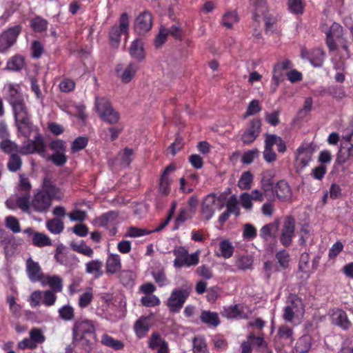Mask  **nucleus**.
<instances>
[{"instance_id":"obj_1","label":"nucleus","mask_w":353,"mask_h":353,"mask_svg":"<svg viewBox=\"0 0 353 353\" xmlns=\"http://www.w3.org/2000/svg\"><path fill=\"white\" fill-rule=\"evenodd\" d=\"M59 188L56 187L50 179L45 178L42 190L35 194L31 201V207L35 212H46L54 199L60 197Z\"/></svg>"},{"instance_id":"obj_2","label":"nucleus","mask_w":353,"mask_h":353,"mask_svg":"<svg viewBox=\"0 0 353 353\" xmlns=\"http://www.w3.org/2000/svg\"><path fill=\"white\" fill-rule=\"evenodd\" d=\"M18 132L29 138L32 132V123L25 102L12 107Z\"/></svg>"},{"instance_id":"obj_3","label":"nucleus","mask_w":353,"mask_h":353,"mask_svg":"<svg viewBox=\"0 0 353 353\" xmlns=\"http://www.w3.org/2000/svg\"><path fill=\"white\" fill-rule=\"evenodd\" d=\"M305 313L302 299L296 294L290 293L287 298L286 306L283 309V319L290 323L299 319Z\"/></svg>"},{"instance_id":"obj_4","label":"nucleus","mask_w":353,"mask_h":353,"mask_svg":"<svg viewBox=\"0 0 353 353\" xmlns=\"http://www.w3.org/2000/svg\"><path fill=\"white\" fill-rule=\"evenodd\" d=\"M95 108L101 119L110 123H117L119 119V113L114 110L110 101L105 97H95Z\"/></svg>"},{"instance_id":"obj_5","label":"nucleus","mask_w":353,"mask_h":353,"mask_svg":"<svg viewBox=\"0 0 353 353\" xmlns=\"http://www.w3.org/2000/svg\"><path fill=\"white\" fill-rule=\"evenodd\" d=\"M191 291V286L185 289L176 288L173 290L166 302V305L168 307L170 312L172 313L179 312L189 297Z\"/></svg>"},{"instance_id":"obj_6","label":"nucleus","mask_w":353,"mask_h":353,"mask_svg":"<svg viewBox=\"0 0 353 353\" xmlns=\"http://www.w3.org/2000/svg\"><path fill=\"white\" fill-rule=\"evenodd\" d=\"M225 198L226 196L223 194H221L219 197H216V194L214 193L210 194L205 197L201 204V212L206 221L210 220L214 214V207L216 203V201L219 200L221 201L219 205V209L221 210L224 206L223 201L225 199Z\"/></svg>"},{"instance_id":"obj_7","label":"nucleus","mask_w":353,"mask_h":353,"mask_svg":"<svg viewBox=\"0 0 353 353\" xmlns=\"http://www.w3.org/2000/svg\"><path fill=\"white\" fill-rule=\"evenodd\" d=\"M295 223L296 220L292 215L287 216L284 219L279 240L285 248L289 247L292 243L295 234Z\"/></svg>"},{"instance_id":"obj_8","label":"nucleus","mask_w":353,"mask_h":353,"mask_svg":"<svg viewBox=\"0 0 353 353\" xmlns=\"http://www.w3.org/2000/svg\"><path fill=\"white\" fill-rule=\"evenodd\" d=\"M73 338L96 339L94 323L90 320L77 321L73 327Z\"/></svg>"},{"instance_id":"obj_9","label":"nucleus","mask_w":353,"mask_h":353,"mask_svg":"<svg viewBox=\"0 0 353 353\" xmlns=\"http://www.w3.org/2000/svg\"><path fill=\"white\" fill-rule=\"evenodd\" d=\"M22 27L16 25L4 31L0 36V52L7 51L16 42L21 32Z\"/></svg>"},{"instance_id":"obj_10","label":"nucleus","mask_w":353,"mask_h":353,"mask_svg":"<svg viewBox=\"0 0 353 353\" xmlns=\"http://www.w3.org/2000/svg\"><path fill=\"white\" fill-rule=\"evenodd\" d=\"M46 145L43 137L38 134L34 140L28 139L24 142L21 147H19V154L27 155L33 153L41 154L45 152Z\"/></svg>"},{"instance_id":"obj_11","label":"nucleus","mask_w":353,"mask_h":353,"mask_svg":"<svg viewBox=\"0 0 353 353\" xmlns=\"http://www.w3.org/2000/svg\"><path fill=\"white\" fill-rule=\"evenodd\" d=\"M152 26V16L148 11H143L136 18L134 23L135 32L139 34H144L150 30Z\"/></svg>"},{"instance_id":"obj_12","label":"nucleus","mask_w":353,"mask_h":353,"mask_svg":"<svg viewBox=\"0 0 353 353\" xmlns=\"http://www.w3.org/2000/svg\"><path fill=\"white\" fill-rule=\"evenodd\" d=\"M261 121L254 119L250 121V127L241 136V140L244 144L248 145L253 143L261 132Z\"/></svg>"},{"instance_id":"obj_13","label":"nucleus","mask_w":353,"mask_h":353,"mask_svg":"<svg viewBox=\"0 0 353 353\" xmlns=\"http://www.w3.org/2000/svg\"><path fill=\"white\" fill-rule=\"evenodd\" d=\"M176 170V165L171 163L165 168L160 177L158 191L163 196H168L170 192V185L172 180L169 177V174Z\"/></svg>"},{"instance_id":"obj_14","label":"nucleus","mask_w":353,"mask_h":353,"mask_svg":"<svg viewBox=\"0 0 353 353\" xmlns=\"http://www.w3.org/2000/svg\"><path fill=\"white\" fill-rule=\"evenodd\" d=\"M280 226V219H275L273 222L264 225L260 230L259 235L265 241L272 239L276 241V234Z\"/></svg>"},{"instance_id":"obj_15","label":"nucleus","mask_w":353,"mask_h":353,"mask_svg":"<svg viewBox=\"0 0 353 353\" xmlns=\"http://www.w3.org/2000/svg\"><path fill=\"white\" fill-rule=\"evenodd\" d=\"M26 272L30 281L41 282L43 279L44 274L38 262H35L32 258L27 259L26 263Z\"/></svg>"},{"instance_id":"obj_16","label":"nucleus","mask_w":353,"mask_h":353,"mask_svg":"<svg viewBox=\"0 0 353 353\" xmlns=\"http://www.w3.org/2000/svg\"><path fill=\"white\" fill-rule=\"evenodd\" d=\"M6 99L11 107L24 102L23 95L19 91V86L18 85L12 83L8 85Z\"/></svg>"},{"instance_id":"obj_17","label":"nucleus","mask_w":353,"mask_h":353,"mask_svg":"<svg viewBox=\"0 0 353 353\" xmlns=\"http://www.w3.org/2000/svg\"><path fill=\"white\" fill-rule=\"evenodd\" d=\"M277 198L282 201H291L292 191L289 184L284 180L278 181L274 187Z\"/></svg>"},{"instance_id":"obj_18","label":"nucleus","mask_w":353,"mask_h":353,"mask_svg":"<svg viewBox=\"0 0 353 353\" xmlns=\"http://www.w3.org/2000/svg\"><path fill=\"white\" fill-rule=\"evenodd\" d=\"M332 323L347 330L352 326V323L348 319L347 313L341 309L334 310L332 314Z\"/></svg>"},{"instance_id":"obj_19","label":"nucleus","mask_w":353,"mask_h":353,"mask_svg":"<svg viewBox=\"0 0 353 353\" xmlns=\"http://www.w3.org/2000/svg\"><path fill=\"white\" fill-rule=\"evenodd\" d=\"M95 342L94 338H73L74 351L76 353H89Z\"/></svg>"},{"instance_id":"obj_20","label":"nucleus","mask_w":353,"mask_h":353,"mask_svg":"<svg viewBox=\"0 0 353 353\" xmlns=\"http://www.w3.org/2000/svg\"><path fill=\"white\" fill-rule=\"evenodd\" d=\"M314 152V148L311 145H301L297 150L296 159L300 161L302 167L307 165Z\"/></svg>"},{"instance_id":"obj_21","label":"nucleus","mask_w":353,"mask_h":353,"mask_svg":"<svg viewBox=\"0 0 353 353\" xmlns=\"http://www.w3.org/2000/svg\"><path fill=\"white\" fill-rule=\"evenodd\" d=\"M274 177V174L270 170H267L262 174L261 189L265 194L273 193L275 187Z\"/></svg>"},{"instance_id":"obj_22","label":"nucleus","mask_w":353,"mask_h":353,"mask_svg":"<svg viewBox=\"0 0 353 353\" xmlns=\"http://www.w3.org/2000/svg\"><path fill=\"white\" fill-rule=\"evenodd\" d=\"M121 268L120 256L118 254H111L107 259L105 270L107 273L115 274Z\"/></svg>"},{"instance_id":"obj_23","label":"nucleus","mask_w":353,"mask_h":353,"mask_svg":"<svg viewBox=\"0 0 353 353\" xmlns=\"http://www.w3.org/2000/svg\"><path fill=\"white\" fill-rule=\"evenodd\" d=\"M221 315L228 319L244 318L243 306L240 304H235L228 307H224Z\"/></svg>"},{"instance_id":"obj_24","label":"nucleus","mask_w":353,"mask_h":353,"mask_svg":"<svg viewBox=\"0 0 353 353\" xmlns=\"http://www.w3.org/2000/svg\"><path fill=\"white\" fill-rule=\"evenodd\" d=\"M41 283L43 286L49 285L55 292H60L62 290V279L57 275H44L43 279L41 281Z\"/></svg>"},{"instance_id":"obj_25","label":"nucleus","mask_w":353,"mask_h":353,"mask_svg":"<svg viewBox=\"0 0 353 353\" xmlns=\"http://www.w3.org/2000/svg\"><path fill=\"white\" fill-rule=\"evenodd\" d=\"M353 157V143H350L347 148L341 144L336 155V162L339 165H343Z\"/></svg>"},{"instance_id":"obj_26","label":"nucleus","mask_w":353,"mask_h":353,"mask_svg":"<svg viewBox=\"0 0 353 353\" xmlns=\"http://www.w3.org/2000/svg\"><path fill=\"white\" fill-rule=\"evenodd\" d=\"M130 55L139 61L145 59V53L143 46V43L140 39H136L132 43L130 48Z\"/></svg>"},{"instance_id":"obj_27","label":"nucleus","mask_w":353,"mask_h":353,"mask_svg":"<svg viewBox=\"0 0 353 353\" xmlns=\"http://www.w3.org/2000/svg\"><path fill=\"white\" fill-rule=\"evenodd\" d=\"M148 320V317L141 316L136 321L134 327L139 338L144 337L149 331L150 326Z\"/></svg>"},{"instance_id":"obj_28","label":"nucleus","mask_w":353,"mask_h":353,"mask_svg":"<svg viewBox=\"0 0 353 353\" xmlns=\"http://www.w3.org/2000/svg\"><path fill=\"white\" fill-rule=\"evenodd\" d=\"M312 339L309 335H303L300 337L294 347L297 353H307L311 347Z\"/></svg>"},{"instance_id":"obj_29","label":"nucleus","mask_w":353,"mask_h":353,"mask_svg":"<svg viewBox=\"0 0 353 353\" xmlns=\"http://www.w3.org/2000/svg\"><path fill=\"white\" fill-rule=\"evenodd\" d=\"M48 22L41 16H36L30 21V26L35 32H43L47 30Z\"/></svg>"},{"instance_id":"obj_30","label":"nucleus","mask_w":353,"mask_h":353,"mask_svg":"<svg viewBox=\"0 0 353 353\" xmlns=\"http://www.w3.org/2000/svg\"><path fill=\"white\" fill-rule=\"evenodd\" d=\"M325 52L321 48H315L311 51L310 62L314 67H321L325 58Z\"/></svg>"},{"instance_id":"obj_31","label":"nucleus","mask_w":353,"mask_h":353,"mask_svg":"<svg viewBox=\"0 0 353 353\" xmlns=\"http://www.w3.org/2000/svg\"><path fill=\"white\" fill-rule=\"evenodd\" d=\"M200 319L203 323L214 327H216L220 323L217 313L210 311H203L201 314Z\"/></svg>"},{"instance_id":"obj_32","label":"nucleus","mask_w":353,"mask_h":353,"mask_svg":"<svg viewBox=\"0 0 353 353\" xmlns=\"http://www.w3.org/2000/svg\"><path fill=\"white\" fill-rule=\"evenodd\" d=\"M118 213L114 211H111L108 213L103 214L100 216L95 218L94 222L100 227H105L110 223L113 222L117 219Z\"/></svg>"},{"instance_id":"obj_33","label":"nucleus","mask_w":353,"mask_h":353,"mask_svg":"<svg viewBox=\"0 0 353 353\" xmlns=\"http://www.w3.org/2000/svg\"><path fill=\"white\" fill-rule=\"evenodd\" d=\"M188 250L183 247H177L173 250L176 258L174 261L175 268H181L184 266L185 260L188 256Z\"/></svg>"},{"instance_id":"obj_34","label":"nucleus","mask_w":353,"mask_h":353,"mask_svg":"<svg viewBox=\"0 0 353 353\" xmlns=\"http://www.w3.org/2000/svg\"><path fill=\"white\" fill-rule=\"evenodd\" d=\"M101 343L103 345L111 347L114 350H121L124 347V344L121 341L114 339L113 337L106 334L102 336Z\"/></svg>"},{"instance_id":"obj_35","label":"nucleus","mask_w":353,"mask_h":353,"mask_svg":"<svg viewBox=\"0 0 353 353\" xmlns=\"http://www.w3.org/2000/svg\"><path fill=\"white\" fill-rule=\"evenodd\" d=\"M327 93L336 100H341L346 97V94L343 86L334 85L329 87L327 90L321 92V94Z\"/></svg>"},{"instance_id":"obj_36","label":"nucleus","mask_w":353,"mask_h":353,"mask_svg":"<svg viewBox=\"0 0 353 353\" xmlns=\"http://www.w3.org/2000/svg\"><path fill=\"white\" fill-rule=\"evenodd\" d=\"M32 244L36 247L41 248L50 245L52 242L46 234L36 232L32 236Z\"/></svg>"},{"instance_id":"obj_37","label":"nucleus","mask_w":353,"mask_h":353,"mask_svg":"<svg viewBox=\"0 0 353 353\" xmlns=\"http://www.w3.org/2000/svg\"><path fill=\"white\" fill-rule=\"evenodd\" d=\"M256 336L254 332H251L248 336V341H250L251 346L253 345L257 348L266 347L267 343L264 340L263 334L257 332Z\"/></svg>"},{"instance_id":"obj_38","label":"nucleus","mask_w":353,"mask_h":353,"mask_svg":"<svg viewBox=\"0 0 353 353\" xmlns=\"http://www.w3.org/2000/svg\"><path fill=\"white\" fill-rule=\"evenodd\" d=\"M254 4L255 11L253 18L256 21H259V18L261 15H265L268 12V8L265 0H254Z\"/></svg>"},{"instance_id":"obj_39","label":"nucleus","mask_w":353,"mask_h":353,"mask_svg":"<svg viewBox=\"0 0 353 353\" xmlns=\"http://www.w3.org/2000/svg\"><path fill=\"white\" fill-rule=\"evenodd\" d=\"M265 137L269 140V142L271 143L272 146L274 145H277V150L279 152L284 153L286 151V144L281 137L267 133L265 134Z\"/></svg>"},{"instance_id":"obj_40","label":"nucleus","mask_w":353,"mask_h":353,"mask_svg":"<svg viewBox=\"0 0 353 353\" xmlns=\"http://www.w3.org/2000/svg\"><path fill=\"white\" fill-rule=\"evenodd\" d=\"M122 34H124V32L117 28V25L111 27L109 31V40L112 47L117 48L119 46Z\"/></svg>"},{"instance_id":"obj_41","label":"nucleus","mask_w":353,"mask_h":353,"mask_svg":"<svg viewBox=\"0 0 353 353\" xmlns=\"http://www.w3.org/2000/svg\"><path fill=\"white\" fill-rule=\"evenodd\" d=\"M22 166V160L17 153L11 154L7 163L8 169L12 172H15L21 169Z\"/></svg>"},{"instance_id":"obj_42","label":"nucleus","mask_w":353,"mask_h":353,"mask_svg":"<svg viewBox=\"0 0 353 353\" xmlns=\"http://www.w3.org/2000/svg\"><path fill=\"white\" fill-rule=\"evenodd\" d=\"M134 154V151L132 149L125 148L123 149L122 152H120L118 154V156L120 157V165L123 168H128L130 166L132 161V157Z\"/></svg>"},{"instance_id":"obj_43","label":"nucleus","mask_w":353,"mask_h":353,"mask_svg":"<svg viewBox=\"0 0 353 353\" xmlns=\"http://www.w3.org/2000/svg\"><path fill=\"white\" fill-rule=\"evenodd\" d=\"M93 299V290L92 288L88 287L85 289V291L82 293L79 299V306L81 308L88 307Z\"/></svg>"},{"instance_id":"obj_44","label":"nucleus","mask_w":353,"mask_h":353,"mask_svg":"<svg viewBox=\"0 0 353 353\" xmlns=\"http://www.w3.org/2000/svg\"><path fill=\"white\" fill-rule=\"evenodd\" d=\"M102 263L99 260H93L86 263V272L90 274H94L98 278L103 274L101 271Z\"/></svg>"},{"instance_id":"obj_45","label":"nucleus","mask_w":353,"mask_h":353,"mask_svg":"<svg viewBox=\"0 0 353 353\" xmlns=\"http://www.w3.org/2000/svg\"><path fill=\"white\" fill-rule=\"evenodd\" d=\"M0 147L2 150L7 154H13L12 152H18L19 153V145L14 141L5 139L2 140L0 143Z\"/></svg>"},{"instance_id":"obj_46","label":"nucleus","mask_w":353,"mask_h":353,"mask_svg":"<svg viewBox=\"0 0 353 353\" xmlns=\"http://www.w3.org/2000/svg\"><path fill=\"white\" fill-rule=\"evenodd\" d=\"M24 65L23 58L21 56H14L8 63L6 68L9 70L19 71L22 69Z\"/></svg>"},{"instance_id":"obj_47","label":"nucleus","mask_w":353,"mask_h":353,"mask_svg":"<svg viewBox=\"0 0 353 353\" xmlns=\"http://www.w3.org/2000/svg\"><path fill=\"white\" fill-rule=\"evenodd\" d=\"M219 248L221 253V256L225 259L230 258L234 252V247L231 242L225 239L220 242Z\"/></svg>"},{"instance_id":"obj_48","label":"nucleus","mask_w":353,"mask_h":353,"mask_svg":"<svg viewBox=\"0 0 353 353\" xmlns=\"http://www.w3.org/2000/svg\"><path fill=\"white\" fill-rule=\"evenodd\" d=\"M137 70V66L134 63H130L121 75L122 82L124 83H129L134 77Z\"/></svg>"},{"instance_id":"obj_49","label":"nucleus","mask_w":353,"mask_h":353,"mask_svg":"<svg viewBox=\"0 0 353 353\" xmlns=\"http://www.w3.org/2000/svg\"><path fill=\"white\" fill-rule=\"evenodd\" d=\"M252 265L251 257L248 255H243L236 259L235 266L239 270H246L250 269Z\"/></svg>"},{"instance_id":"obj_50","label":"nucleus","mask_w":353,"mask_h":353,"mask_svg":"<svg viewBox=\"0 0 353 353\" xmlns=\"http://www.w3.org/2000/svg\"><path fill=\"white\" fill-rule=\"evenodd\" d=\"M253 181V175L250 171L243 172L239 181L238 185L241 190H249Z\"/></svg>"},{"instance_id":"obj_51","label":"nucleus","mask_w":353,"mask_h":353,"mask_svg":"<svg viewBox=\"0 0 353 353\" xmlns=\"http://www.w3.org/2000/svg\"><path fill=\"white\" fill-rule=\"evenodd\" d=\"M263 158L268 163H272L276 159V154L273 150V146L266 138L265 139V150L263 151Z\"/></svg>"},{"instance_id":"obj_52","label":"nucleus","mask_w":353,"mask_h":353,"mask_svg":"<svg viewBox=\"0 0 353 353\" xmlns=\"http://www.w3.org/2000/svg\"><path fill=\"white\" fill-rule=\"evenodd\" d=\"M70 247L74 251H76L83 255L92 256L93 254L92 249L90 246L85 245L83 241H82L79 245L74 242H71Z\"/></svg>"},{"instance_id":"obj_53","label":"nucleus","mask_w":353,"mask_h":353,"mask_svg":"<svg viewBox=\"0 0 353 353\" xmlns=\"http://www.w3.org/2000/svg\"><path fill=\"white\" fill-rule=\"evenodd\" d=\"M236 21H238V14L236 11L225 12L222 19V24L228 29H231L233 23Z\"/></svg>"},{"instance_id":"obj_54","label":"nucleus","mask_w":353,"mask_h":353,"mask_svg":"<svg viewBox=\"0 0 353 353\" xmlns=\"http://www.w3.org/2000/svg\"><path fill=\"white\" fill-rule=\"evenodd\" d=\"M5 224L7 228L14 233L21 232V226L19 220L14 216H8L5 219Z\"/></svg>"},{"instance_id":"obj_55","label":"nucleus","mask_w":353,"mask_h":353,"mask_svg":"<svg viewBox=\"0 0 353 353\" xmlns=\"http://www.w3.org/2000/svg\"><path fill=\"white\" fill-rule=\"evenodd\" d=\"M152 233V231L144 228H139L134 226H130L128 228V232L125 234L126 237H139L144 235H148Z\"/></svg>"},{"instance_id":"obj_56","label":"nucleus","mask_w":353,"mask_h":353,"mask_svg":"<svg viewBox=\"0 0 353 353\" xmlns=\"http://www.w3.org/2000/svg\"><path fill=\"white\" fill-rule=\"evenodd\" d=\"M193 343V353H208L207 345L202 338L194 337Z\"/></svg>"},{"instance_id":"obj_57","label":"nucleus","mask_w":353,"mask_h":353,"mask_svg":"<svg viewBox=\"0 0 353 353\" xmlns=\"http://www.w3.org/2000/svg\"><path fill=\"white\" fill-rule=\"evenodd\" d=\"M261 110V107L260 105L259 101L257 99H254L250 101L249 103L246 112L243 115V119H246L247 117L254 115L259 113Z\"/></svg>"},{"instance_id":"obj_58","label":"nucleus","mask_w":353,"mask_h":353,"mask_svg":"<svg viewBox=\"0 0 353 353\" xmlns=\"http://www.w3.org/2000/svg\"><path fill=\"white\" fill-rule=\"evenodd\" d=\"M88 139L85 137H79L71 144V151L74 153L79 152L86 147Z\"/></svg>"},{"instance_id":"obj_59","label":"nucleus","mask_w":353,"mask_h":353,"mask_svg":"<svg viewBox=\"0 0 353 353\" xmlns=\"http://www.w3.org/2000/svg\"><path fill=\"white\" fill-rule=\"evenodd\" d=\"M288 6L289 10L296 14H303L304 4L302 0H288Z\"/></svg>"},{"instance_id":"obj_60","label":"nucleus","mask_w":353,"mask_h":353,"mask_svg":"<svg viewBox=\"0 0 353 353\" xmlns=\"http://www.w3.org/2000/svg\"><path fill=\"white\" fill-rule=\"evenodd\" d=\"M163 343H166V341L161 338L159 333L154 332L149 338L148 346L152 350H155L162 345Z\"/></svg>"},{"instance_id":"obj_61","label":"nucleus","mask_w":353,"mask_h":353,"mask_svg":"<svg viewBox=\"0 0 353 353\" xmlns=\"http://www.w3.org/2000/svg\"><path fill=\"white\" fill-rule=\"evenodd\" d=\"M259 155V151L257 148L250 150L243 154L241 157V162L243 164L249 165L252 163L254 159L257 158Z\"/></svg>"},{"instance_id":"obj_62","label":"nucleus","mask_w":353,"mask_h":353,"mask_svg":"<svg viewBox=\"0 0 353 353\" xmlns=\"http://www.w3.org/2000/svg\"><path fill=\"white\" fill-rule=\"evenodd\" d=\"M276 259H277L279 265L283 269H287L288 268L290 261V254L285 250H283L278 252L276 254Z\"/></svg>"},{"instance_id":"obj_63","label":"nucleus","mask_w":353,"mask_h":353,"mask_svg":"<svg viewBox=\"0 0 353 353\" xmlns=\"http://www.w3.org/2000/svg\"><path fill=\"white\" fill-rule=\"evenodd\" d=\"M16 203L18 208L21 210L23 212H28L30 207L31 206L29 193H27L24 196L18 197L17 199Z\"/></svg>"},{"instance_id":"obj_64","label":"nucleus","mask_w":353,"mask_h":353,"mask_svg":"<svg viewBox=\"0 0 353 353\" xmlns=\"http://www.w3.org/2000/svg\"><path fill=\"white\" fill-rule=\"evenodd\" d=\"M48 229L54 234H58L63 230V223L59 219H54L48 221Z\"/></svg>"}]
</instances>
